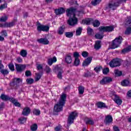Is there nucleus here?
I'll return each instance as SVG.
<instances>
[{
    "mask_svg": "<svg viewBox=\"0 0 131 131\" xmlns=\"http://www.w3.org/2000/svg\"><path fill=\"white\" fill-rule=\"evenodd\" d=\"M80 62V61L79 60V58H76L75 59L74 64L75 66H78V65H79Z\"/></svg>",
    "mask_w": 131,
    "mask_h": 131,
    "instance_id": "nucleus-45",
    "label": "nucleus"
},
{
    "mask_svg": "<svg viewBox=\"0 0 131 131\" xmlns=\"http://www.w3.org/2000/svg\"><path fill=\"white\" fill-rule=\"evenodd\" d=\"M97 107H98V108H105V103L101 102H98Z\"/></svg>",
    "mask_w": 131,
    "mask_h": 131,
    "instance_id": "nucleus-37",
    "label": "nucleus"
},
{
    "mask_svg": "<svg viewBox=\"0 0 131 131\" xmlns=\"http://www.w3.org/2000/svg\"><path fill=\"white\" fill-rule=\"evenodd\" d=\"M122 3H125V0H120L118 2L110 3L109 4V8L112 10H115Z\"/></svg>",
    "mask_w": 131,
    "mask_h": 131,
    "instance_id": "nucleus-8",
    "label": "nucleus"
},
{
    "mask_svg": "<svg viewBox=\"0 0 131 131\" xmlns=\"http://www.w3.org/2000/svg\"><path fill=\"white\" fill-rule=\"evenodd\" d=\"M87 32L89 35H92L93 32H94V31L93 30V29L91 28H88Z\"/></svg>",
    "mask_w": 131,
    "mask_h": 131,
    "instance_id": "nucleus-43",
    "label": "nucleus"
},
{
    "mask_svg": "<svg viewBox=\"0 0 131 131\" xmlns=\"http://www.w3.org/2000/svg\"><path fill=\"white\" fill-rule=\"evenodd\" d=\"M16 69L18 72H21V71H23L24 69H25V65L23 64H16L15 65Z\"/></svg>",
    "mask_w": 131,
    "mask_h": 131,
    "instance_id": "nucleus-14",
    "label": "nucleus"
},
{
    "mask_svg": "<svg viewBox=\"0 0 131 131\" xmlns=\"http://www.w3.org/2000/svg\"><path fill=\"white\" fill-rule=\"evenodd\" d=\"M89 55V53H88L86 51H83L82 53V57H84V58H86Z\"/></svg>",
    "mask_w": 131,
    "mask_h": 131,
    "instance_id": "nucleus-51",
    "label": "nucleus"
},
{
    "mask_svg": "<svg viewBox=\"0 0 131 131\" xmlns=\"http://www.w3.org/2000/svg\"><path fill=\"white\" fill-rule=\"evenodd\" d=\"M8 20V16L5 15L0 18V22H6Z\"/></svg>",
    "mask_w": 131,
    "mask_h": 131,
    "instance_id": "nucleus-35",
    "label": "nucleus"
},
{
    "mask_svg": "<svg viewBox=\"0 0 131 131\" xmlns=\"http://www.w3.org/2000/svg\"><path fill=\"white\" fill-rule=\"evenodd\" d=\"M10 101L11 102V103L14 104V106H16V107H20V106H21L20 103H19L18 100H16L15 98H11L10 99Z\"/></svg>",
    "mask_w": 131,
    "mask_h": 131,
    "instance_id": "nucleus-15",
    "label": "nucleus"
},
{
    "mask_svg": "<svg viewBox=\"0 0 131 131\" xmlns=\"http://www.w3.org/2000/svg\"><path fill=\"white\" fill-rule=\"evenodd\" d=\"M16 21L11 23H6L4 25L0 24V27H13Z\"/></svg>",
    "mask_w": 131,
    "mask_h": 131,
    "instance_id": "nucleus-13",
    "label": "nucleus"
},
{
    "mask_svg": "<svg viewBox=\"0 0 131 131\" xmlns=\"http://www.w3.org/2000/svg\"><path fill=\"white\" fill-rule=\"evenodd\" d=\"M113 129L114 131H120V130H119V128H118V127H117L116 126H114L113 127Z\"/></svg>",
    "mask_w": 131,
    "mask_h": 131,
    "instance_id": "nucleus-59",
    "label": "nucleus"
},
{
    "mask_svg": "<svg viewBox=\"0 0 131 131\" xmlns=\"http://www.w3.org/2000/svg\"><path fill=\"white\" fill-rule=\"evenodd\" d=\"M37 68L38 70H41L42 69V64H37Z\"/></svg>",
    "mask_w": 131,
    "mask_h": 131,
    "instance_id": "nucleus-57",
    "label": "nucleus"
},
{
    "mask_svg": "<svg viewBox=\"0 0 131 131\" xmlns=\"http://www.w3.org/2000/svg\"><path fill=\"white\" fill-rule=\"evenodd\" d=\"M93 25L94 27H98L100 26V21L98 20H93Z\"/></svg>",
    "mask_w": 131,
    "mask_h": 131,
    "instance_id": "nucleus-30",
    "label": "nucleus"
},
{
    "mask_svg": "<svg viewBox=\"0 0 131 131\" xmlns=\"http://www.w3.org/2000/svg\"><path fill=\"white\" fill-rule=\"evenodd\" d=\"M57 62V57L56 56L53 57V58H50L48 60V65L52 66L53 63H56Z\"/></svg>",
    "mask_w": 131,
    "mask_h": 131,
    "instance_id": "nucleus-17",
    "label": "nucleus"
},
{
    "mask_svg": "<svg viewBox=\"0 0 131 131\" xmlns=\"http://www.w3.org/2000/svg\"><path fill=\"white\" fill-rule=\"evenodd\" d=\"M7 8V4H4L0 7V10H4V9H6Z\"/></svg>",
    "mask_w": 131,
    "mask_h": 131,
    "instance_id": "nucleus-55",
    "label": "nucleus"
},
{
    "mask_svg": "<svg viewBox=\"0 0 131 131\" xmlns=\"http://www.w3.org/2000/svg\"><path fill=\"white\" fill-rule=\"evenodd\" d=\"M64 32V28L63 27H61L59 29L58 31V34H62Z\"/></svg>",
    "mask_w": 131,
    "mask_h": 131,
    "instance_id": "nucleus-48",
    "label": "nucleus"
},
{
    "mask_svg": "<svg viewBox=\"0 0 131 131\" xmlns=\"http://www.w3.org/2000/svg\"><path fill=\"white\" fill-rule=\"evenodd\" d=\"M65 35L67 37H72V36H73V32H66L65 33Z\"/></svg>",
    "mask_w": 131,
    "mask_h": 131,
    "instance_id": "nucleus-40",
    "label": "nucleus"
},
{
    "mask_svg": "<svg viewBox=\"0 0 131 131\" xmlns=\"http://www.w3.org/2000/svg\"><path fill=\"white\" fill-rule=\"evenodd\" d=\"M78 116V114L76 112H73L71 113L69 116L68 120V125H70L74 122V119H76V117Z\"/></svg>",
    "mask_w": 131,
    "mask_h": 131,
    "instance_id": "nucleus-4",
    "label": "nucleus"
},
{
    "mask_svg": "<svg viewBox=\"0 0 131 131\" xmlns=\"http://www.w3.org/2000/svg\"><path fill=\"white\" fill-rule=\"evenodd\" d=\"M113 121V119H112V116H107L104 120V122L106 124H109L111 122H112Z\"/></svg>",
    "mask_w": 131,
    "mask_h": 131,
    "instance_id": "nucleus-18",
    "label": "nucleus"
},
{
    "mask_svg": "<svg viewBox=\"0 0 131 131\" xmlns=\"http://www.w3.org/2000/svg\"><path fill=\"white\" fill-rule=\"evenodd\" d=\"M38 31H49L50 27L49 26H45L42 25H38L37 27Z\"/></svg>",
    "mask_w": 131,
    "mask_h": 131,
    "instance_id": "nucleus-11",
    "label": "nucleus"
},
{
    "mask_svg": "<svg viewBox=\"0 0 131 131\" xmlns=\"http://www.w3.org/2000/svg\"><path fill=\"white\" fill-rule=\"evenodd\" d=\"M4 69V65H3L2 63H0V72Z\"/></svg>",
    "mask_w": 131,
    "mask_h": 131,
    "instance_id": "nucleus-63",
    "label": "nucleus"
},
{
    "mask_svg": "<svg viewBox=\"0 0 131 131\" xmlns=\"http://www.w3.org/2000/svg\"><path fill=\"white\" fill-rule=\"evenodd\" d=\"M31 130L32 131L37 130V124H33L31 126Z\"/></svg>",
    "mask_w": 131,
    "mask_h": 131,
    "instance_id": "nucleus-33",
    "label": "nucleus"
},
{
    "mask_svg": "<svg viewBox=\"0 0 131 131\" xmlns=\"http://www.w3.org/2000/svg\"><path fill=\"white\" fill-rule=\"evenodd\" d=\"M66 98L67 96L65 94H62L60 96L59 102L54 106V112H60L63 110V106L65 104Z\"/></svg>",
    "mask_w": 131,
    "mask_h": 131,
    "instance_id": "nucleus-2",
    "label": "nucleus"
},
{
    "mask_svg": "<svg viewBox=\"0 0 131 131\" xmlns=\"http://www.w3.org/2000/svg\"><path fill=\"white\" fill-rule=\"evenodd\" d=\"M9 68L10 70H11V71H14V70H15V67L13 63L9 64Z\"/></svg>",
    "mask_w": 131,
    "mask_h": 131,
    "instance_id": "nucleus-47",
    "label": "nucleus"
},
{
    "mask_svg": "<svg viewBox=\"0 0 131 131\" xmlns=\"http://www.w3.org/2000/svg\"><path fill=\"white\" fill-rule=\"evenodd\" d=\"M17 62H18V63H22V59H21V58H20V57H18L17 58Z\"/></svg>",
    "mask_w": 131,
    "mask_h": 131,
    "instance_id": "nucleus-62",
    "label": "nucleus"
},
{
    "mask_svg": "<svg viewBox=\"0 0 131 131\" xmlns=\"http://www.w3.org/2000/svg\"><path fill=\"white\" fill-rule=\"evenodd\" d=\"M92 60H93V59L91 57L86 58L83 62V66H89V65L91 64Z\"/></svg>",
    "mask_w": 131,
    "mask_h": 131,
    "instance_id": "nucleus-16",
    "label": "nucleus"
},
{
    "mask_svg": "<svg viewBox=\"0 0 131 131\" xmlns=\"http://www.w3.org/2000/svg\"><path fill=\"white\" fill-rule=\"evenodd\" d=\"M1 72L3 74V75H7V74H9V71L7 70H3Z\"/></svg>",
    "mask_w": 131,
    "mask_h": 131,
    "instance_id": "nucleus-46",
    "label": "nucleus"
},
{
    "mask_svg": "<svg viewBox=\"0 0 131 131\" xmlns=\"http://www.w3.org/2000/svg\"><path fill=\"white\" fill-rule=\"evenodd\" d=\"M66 62L68 64H70L72 62V58L70 55H67L65 58Z\"/></svg>",
    "mask_w": 131,
    "mask_h": 131,
    "instance_id": "nucleus-24",
    "label": "nucleus"
},
{
    "mask_svg": "<svg viewBox=\"0 0 131 131\" xmlns=\"http://www.w3.org/2000/svg\"><path fill=\"white\" fill-rule=\"evenodd\" d=\"M101 48V41H96L95 42V45L94 46V49L95 50H99V49Z\"/></svg>",
    "mask_w": 131,
    "mask_h": 131,
    "instance_id": "nucleus-26",
    "label": "nucleus"
},
{
    "mask_svg": "<svg viewBox=\"0 0 131 131\" xmlns=\"http://www.w3.org/2000/svg\"><path fill=\"white\" fill-rule=\"evenodd\" d=\"M85 122L86 124H91V125H93L95 123L93 119L91 118H85Z\"/></svg>",
    "mask_w": 131,
    "mask_h": 131,
    "instance_id": "nucleus-22",
    "label": "nucleus"
},
{
    "mask_svg": "<svg viewBox=\"0 0 131 131\" xmlns=\"http://www.w3.org/2000/svg\"><path fill=\"white\" fill-rule=\"evenodd\" d=\"M131 23V17H130V19L127 20V24H130Z\"/></svg>",
    "mask_w": 131,
    "mask_h": 131,
    "instance_id": "nucleus-64",
    "label": "nucleus"
},
{
    "mask_svg": "<svg viewBox=\"0 0 131 131\" xmlns=\"http://www.w3.org/2000/svg\"><path fill=\"white\" fill-rule=\"evenodd\" d=\"M95 38H97V39H102L103 37H104V35L103 33H98L96 34L95 36Z\"/></svg>",
    "mask_w": 131,
    "mask_h": 131,
    "instance_id": "nucleus-28",
    "label": "nucleus"
},
{
    "mask_svg": "<svg viewBox=\"0 0 131 131\" xmlns=\"http://www.w3.org/2000/svg\"><path fill=\"white\" fill-rule=\"evenodd\" d=\"M55 12L56 15H61V14H64L65 13V10L63 8H60L56 9Z\"/></svg>",
    "mask_w": 131,
    "mask_h": 131,
    "instance_id": "nucleus-20",
    "label": "nucleus"
},
{
    "mask_svg": "<svg viewBox=\"0 0 131 131\" xmlns=\"http://www.w3.org/2000/svg\"><path fill=\"white\" fill-rule=\"evenodd\" d=\"M101 69H102V67H97L96 68H95L94 69V70L96 72H97L98 73V72H100V71H101Z\"/></svg>",
    "mask_w": 131,
    "mask_h": 131,
    "instance_id": "nucleus-50",
    "label": "nucleus"
},
{
    "mask_svg": "<svg viewBox=\"0 0 131 131\" xmlns=\"http://www.w3.org/2000/svg\"><path fill=\"white\" fill-rule=\"evenodd\" d=\"M112 81V78L110 77H104L101 81H100V84H106L107 83H109V82H111Z\"/></svg>",
    "mask_w": 131,
    "mask_h": 131,
    "instance_id": "nucleus-12",
    "label": "nucleus"
},
{
    "mask_svg": "<svg viewBox=\"0 0 131 131\" xmlns=\"http://www.w3.org/2000/svg\"><path fill=\"white\" fill-rule=\"evenodd\" d=\"M114 30V27L113 26L99 27V31L100 32H111Z\"/></svg>",
    "mask_w": 131,
    "mask_h": 131,
    "instance_id": "nucleus-6",
    "label": "nucleus"
},
{
    "mask_svg": "<svg viewBox=\"0 0 131 131\" xmlns=\"http://www.w3.org/2000/svg\"><path fill=\"white\" fill-rule=\"evenodd\" d=\"M102 2V0H93L92 2V5L93 6H97V5L100 4Z\"/></svg>",
    "mask_w": 131,
    "mask_h": 131,
    "instance_id": "nucleus-32",
    "label": "nucleus"
},
{
    "mask_svg": "<svg viewBox=\"0 0 131 131\" xmlns=\"http://www.w3.org/2000/svg\"><path fill=\"white\" fill-rule=\"evenodd\" d=\"M30 113V108L29 107H25L23 111V114L25 116H27Z\"/></svg>",
    "mask_w": 131,
    "mask_h": 131,
    "instance_id": "nucleus-21",
    "label": "nucleus"
},
{
    "mask_svg": "<svg viewBox=\"0 0 131 131\" xmlns=\"http://www.w3.org/2000/svg\"><path fill=\"white\" fill-rule=\"evenodd\" d=\"M22 82V80L20 78H15L13 79L12 82L10 83L11 86H13L14 89H16L17 86Z\"/></svg>",
    "mask_w": 131,
    "mask_h": 131,
    "instance_id": "nucleus-9",
    "label": "nucleus"
},
{
    "mask_svg": "<svg viewBox=\"0 0 131 131\" xmlns=\"http://www.w3.org/2000/svg\"><path fill=\"white\" fill-rule=\"evenodd\" d=\"M26 81L27 83H28V84H31L32 83H33V81H34V80H33V79L30 78H28L26 80Z\"/></svg>",
    "mask_w": 131,
    "mask_h": 131,
    "instance_id": "nucleus-42",
    "label": "nucleus"
},
{
    "mask_svg": "<svg viewBox=\"0 0 131 131\" xmlns=\"http://www.w3.org/2000/svg\"><path fill=\"white\" fill-rule=\"evenodd\" d=\"M54 71L55 72H57V77L59 79H62V77H63V73L64 71H63V68L60 67V66H57Z\"/></svg>",
    "mask_w": 131,
    "mask_h": 131,
    "instance_id": "nucleus-5",
    "label": "nucleus"
},
{
    "mask_svg": "<svg viewBox=\"0 0 131 131\" xmlns=\"http://www.w3.org/2000/svg\"><path fill=\"white\" fill-rule=\"evenodd\" d=\"M1 34L2 35H3L4 36H7V31H2L1 32Z\"/></svg>",
    "mask_w": 131,
    "mask_h": 131,
    "instance_id": "nucleus-58",
    "label": "nucleus"
},
{
    "mask_svg": "<svg viewBox=\"0 0 131 131\" xmlns=\"http://www.w3.org/2000/svg\"><path fill=\"white\" fill-rule=\"evenodd\" d=\"M82 32V28H78L77 29L76 31V35H80L81 34V32Z\"/></svg>",
    "mask_w": 131,
    "mask_h": 131,
    "instance_id": "nucleus-34",
    "label": "nucleus"
},
{
    "mask_svg": "<svg viewBox=\"0 0 131 131\" xmlns=\"http://www.w3.org/2000/svg\"><path fill=\"white\" fill-rule=\"evenodd\" d=\"M122 41V37L119 36L116 38L112 42L110 43V49H114L118 48Z\"/></svg>",
    "mask_w": 131,
    "mask_h": 131,
    "instance_id": "nucleus-3",
    "label": "nucleus"
},
{
    "mask_svg": "<svg viewBox=\"0 0 131 131\" xmlns=\"http://www.w3.org/2000/svg\"><path fill=\"white\" fill-rule=\"evenodd\" d=\"M25 74L27 76H30L31 75V72H30V71H27Z\"/></svg>",
    "mask_w": 131,
    "mask_h": 131,
    "instance_id": "nucleus-56",
    "label": "nucleus"
},
{
    "mask_svg": "<svg viewBox=\"0 0 131 131\" xmlns=\"http://www.w3.org/2000/svg\"><path fill=\"white\" fill-rule=\"evenodd\" d=\"M122 86H129L131 85V83L128 80H124L121 82Z\"/></svg>",
    "mask_w": 131,
    "mask_h": 131,
    "instance_id": "nucleus-19",
    "label": "nucleus"
},
{
    "mask_svg": "<svg viewBox=\"0 0 131 131\" xmlns=\"http://www.w3.org/2000/svg\"><path fill=\"white\" fill-rule=\"evenodd\" d=\"M130 51L131 46H129L122 50V54H126V53H128V52H130Z\"/></svg>",
    "mask_w": 131,
    "mask_h": 131,
    "instance_id": "nucleus-27",
    "label": "nucleus"
},
{
    "mask_svg": "<svg viewBox=\"0 0 131 131\" xmlns=\"http://www.w3.org/2000/svg\"><path fill=\"white\" fill-rule=\"evenodd\" d=\"M46 72L47 73H50V72H51V68H50V67H46Z\"/></svg>",
    "mask_w": 131,
    "mask_h": 131,
    "instance_id": "nucleus-60",
    "label": "nucleus"
},
{
    "mask_svg": "<svg viewBox=\"0 0 131 131\" xmlns=\"http://www.w3.org/2000/svg\"><path fill=\"white\" fill-rule=\"evenodd\" d=\"M121 64V60L119 58L114 59L110 62V66L112 67V68L117 67Z\"/></svg>",
    "mask_w": 131,
    "mask_h": 131,
    "instance_id": "nucleus-7",
    "label": "nucleus"
},
{
    "mask_svg": "<svg viewBox=\"0 0 131 131\" xmlns=\"http://www.w3.org/2000/svg\"><path fill=\"white\" fill-rule=\"evenodd\" d=\"M40 43H43V45H48L49 40L46 38H41L37 40Z\"/></svg>",
    "mask_w": 131,
    "mask_h": 131,
    "instance_id": "nucleus-23",
    "label": "nucleus"
},
{
    "mask_svg": "<svg viewBox=\"0 0 131 131\" xmlns=\"http://www.w3.org/2000/svg\"><path fill=\"white\" fill-rule=\"evenodd\" d=\"M131 33V28H128L125 32V34H130Z\"/></svg>",
    "mask_w": 131,
    "mask_h": 131,
    "instance_id": "nucleus-52",
    "label": "nucleus"
},
{
    "mask_svg": "<svg viewBox=\"0 0 131 131\" xmlns=\"http://www.w3.org/2000/svg\"><path fill=\"white\" fill-rule=\"evenodd\" d=\"M26 120H27V119L24 117H21L18 119L19 122L21 124L25 123V122H26Z\"/></svg>",
    "mask_w": 131,
    "mask_h": 131,
    "instance_id": "nucleus-36",
    "label": "nucleus"
},
{
    "mask_svg": "<svg viewBox=\"0 0 131 131\" xmlns=\"http://www.w3.org/2000/svg\"><path fill=\"white\" fill-rule=\"evenodd\" d=\"M83 23H84V24H86V25H90V24H92V23H93V19L86 18L84 19L83 20Z\"/></svg>",
    "mask_w": 131,
    "mask_h": 131,
    "instance_id": "nucleus-25",
    "label": "nucleus"
},
{
    "mask_svg": "<svg viewBox=\"0 0 131 131\" xmlns=\"http://www.w3.org/2000/svg\"><path fill=\"white\" fill-rule=\"evenodd\" d=\"M76 9L73 8H70L67 10V14L68 17H70L68 21V24L71 26L75 25L77 24V18L75 17V12Z\"/></svg>",
    "mask_w": 131,
    "mask_h": 131,
    "instance_id": "nucleus-1",
    "label": "nucleus"
},
{
    "mask_svg": "<svg viewBox=\"0 0 131 131\" xmlns=\"http://www.w3.org/2000/svg\"><path fill=\"white\" fill-rule=\"evenodd\" d=\"M61 128H62V126H61V125H59L58 126H56L55 128V131H60V130H61Z\"/></svg>",
    "mask_w": 131,
    "mask_h": 131,
    "instance_id": "nucleus-54",
    "label": "nucleus"
},
{
    "mask_svg": "<svg viewBox=\"0 0 131 131\" xmlns=\"http://www.w3.org/2000/svg\"><path fill=\"white\" fill-rule=\"evenodd\" d=\"M73 57L75 58V59H79V53H78V52L74 53Z\"/></svg>",
    "mask_w": 131,
    "mask_h": 131,
    "instance_id": "nucleus-49",
    "label": "nucleus"
},
{
    "mask_svg": "<svg viewBox=\"0 0 131 131\" xmlns=\"http://www.w3.org/2000/svg\"><path fill=\"white\" fill-rule=\"evenodd\" d=\"M112 99H113L114 102H115V103L117 104V105H121V103H122V100H121V99H120V97L118 95L114 94L112 96Z\"/></svg>",
    "mask_w": 131,
    "mask_h": 131,
    "instance_id": "nucleus-10",
    "label": "nucleus"
},
{
    "mask_svg": "<svg viewBox=\"0 0 131 131\" xmlns=\"http://www.w3.org/2000/svg\"><path fill=\"white\" fill-rule=\"evenodd\" d=\"M103 74H107V73H109V69L107 68L104 69L102 71Z\"/></svg>",
    "mask_w": 131,
    "mask_h": 131,
    "instance_id": "nucleus-53",
    "label": "nucleus"
},
{
    "mask_svg": "<svg viewBox=\"0 0 131 131\" xmlns=\"http://www.w3.org/2000/svg\"><path fill=\"white\" fill-rule=\"evenodd\" d=\"M127 97H129V98H131V90L128 91L127 93Z\"/></svg>",
    "mask_w": 131,
    "mask_h": 131,
    "instance_id": "nucleus-61",
    "label": "nucleus"
},
{
    "mask_svg": "<svg viewBox=\"0 0 131 131\" xmlns=\"http://www.w3.org/2000/svg\"><path fill=\"white\" fill-rule=\"evenodd\" d=\"M20 55H21L22 57H26L27 56V51L26 50H21L20 51Z\"/></svg>",
    "mask_w": 131,
    "mask_h": 131,
    "instance_id": "nucleus-39",
    "label": "nucleus"
},
{
    "mask_svg": "<svg viewBox=\"0 0 131 131\" xmlns=\"http://www.w3.org/2000/svg\"><path fill=\"white\" fill-rule=\"evenodd\" d=\"M0 98L1 99H2V100H3L4 101H8V100H9L10 101V99H11L9 97V96L4 94L1 95Z\"/></svg>",
    "mask_w": 131,
    "mask_h": 131,
    "instance_id": "nucleus-29",
    "label": "nucleus"
},
{
    "mask_svg": "<svg viewBox=\"0 0 131 131\" xmlns=\"http://www.w3.org/2000/svg\"><path fill=\"white\" fill-rule=\"evenodd\" d=\"M114 73L116 76H121V75H122V72L118 70H115Z\"/></svg>",
    "mask_w": 131,
    "mask_h": 131,
    "instance_id": "nucleus-31",
    "label": "nucleus"
},
{
    "mask_svg": "<svg viewBox=\"0 0 131 131\" xmlns=\"http://www.w3.org/2000/svg\"><path fill=\"white\" fill-rule=\"evenodd\" d=\"M33 113L35 115H39V114H40V111H39V110L35 109Z\"/></svg>",
    "mask_w": 131,
    "mask_h": 131,
    "instance_id": "nucleus-44",
    "label": "nucleus"
},
{
    "mask_svg": "<svg viewBox=\"0 0 131 131\" xmlns=\"http://www.w3.org/2000/svg\"><path fill=\"white\" fill-rule=\"evenodd\" d=\"M40 77H41V74L39 73L36 74V77H35V81H38L39 79H40Z\"/></svg>",
    "mask_w": 131,
    "mask_h": 131,
    "instance_id": "nucleus-41",
    "label": "nucleus"
},
{
    "mask_svg": "<svg viewBox=\"0 0 131 131\" xmlns=\"http://www.w3.org/2000/svg\"><path fill=\"white\" fill-rule=\"evenodd\" d=\"M78 91H79V94L82 95V94L84 93V88L82 86H80L78 88Z\"/></svg>",
    "mask_w": 131,
    "mask_h": 131,
    "instance_id": "nucleus-38",
    "label": "nucleus"
}]
</instances>
